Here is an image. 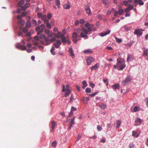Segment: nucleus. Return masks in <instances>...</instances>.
<instances>
[{
	"instance_id": "f257e3e1",
	"label": "nucleus",
	"mask_w": 148,
	"mask_h": 148,
	"mask_svg": "<svg viewBox=\"0 0 148 148\" xmlns=\"http://www.w3.org/2000/svg\"><path fill=\"white\" fill-rule=\"evenodd\" d=\"M116 65H114V68H117L118 70H122L126 67L125 60L124 59L118 58L117 59Z\"/></svg>"
},
{
	"instance_id": "f03ea898",
	"label": "nucleus",
	"mask_w": 148,
	"mask_h": 148,
	"mask_svg": "<svg viewBox=\"0 0 148 148\" xmlns=\"http://www.w3.org/2000/svg\"><path fill=\"white\" fill-rule=\"evenodd\" d=\"M118 6L119 8L118 11L115 10V9L113 8H112L111 10V12L114 11V16L117 18L119 17L120 16L122 15L124 12V10L122 9L121 6L120 5H119Z\"/></svg>"
},
{
	"instance_id": "7ed1b4c3",
	"label": "nucleus",
	"mask_w": 148,
	"mask_h": 148,
	"mask_svg": "<svg viewBox=\"0 0 148 148\" xmlns=\"http://www.w3.org/2000/svg\"><path fill=\"white\" fill-rule=\"evenodd\" d=\"M82 31L84 32H81L80 34V36L81 37L84 38L86 39L88 38V36L87 34L88 33L85 27H83L81 29Z\"/></svg>"
},
{
	"instance_id": "20e7f679",
	"label": "nucleus",
	"mask_w": 148,
	"mask_h": 148,
	"mask_svg": "<svg viewBox=\"0 0 148 148\" xmlns=\"http://www.w3.org/2000/svg\"><path fill=\"white\" fill-rule=\"evenodd\" d=\"M46 29L45 25L43 24H41L40 26H38L36 29V31H38L37 33L38 35L41 33L43 32L44 30Z\"/></svg>"
},
{
	"instance_id": "39448f33",
	"label": "nucleus",
	"mask_w": 148,
	"mask_h": 148,
	"mask_svg": "<svg viewBox=\"0 0 148 148\" xmlns=\"http://www.w3.org/2000/svg\"><path fill=\"white\" fill-rule=\"evenodd\" d=\"M131 80V77L129 75H127L125 79L122 81L121 83L123 85L125 86L127 83L130 82Z\"/></svg>"
},
{
	"instance_id": "423d86ee",
	"label": "nucleus",
	"mask_w": 148,
	"mask_h": 148,
	"mask_svg": "<svg viewBox=\"0 0 148 148\" xmlns=\"http://www.w3.org/2000/svg\"><path fill=\"white\" fill-rule=\"evenodd\" d=\"M42 20L44 21V23L46 24L47 27L49 29L51 28V26L50 24L49 23V21L47 19H42Z\"/></svg>"
},
{
	"instance_id": "0eeeda50",
	"label": "nucleus",
	"mask_w": 148,
	"mask_h": 148,
	"mask_svg": "<svg viewBox=\"0 0 148 148\" xmlns=\"http://www.w3.org/2000/svg\"><path fill=\"white\" fill-rule=\"evenodd\" d=\"M44 39L45 41L46 42H45L44 41H41V42L42 43L43 45H49L50 44V43L49 42H50V39H49V38L45 37Z\"/></svg>"
},
{
	"instance_id": "6e6552de",
	"label": "nucleus",
	"mask_w": 148,
	"mask_h": 148,
	"mask_svg": "<svg viewBox=\"0 0 148 148\" xmlns=\"http://www.w3.org/2000/svg\"><path fill=\"white\" fill-rule=\"evenodd\" d=\"M94 61L95 59L93 57H89L86 60L87 64L88 65H90L92 62H94Z\"/></svg>"
},
{
	"instance_id": "1a4fd4ad",
	"label": "nucleus",
	"mask_w": 148,
	"mask_h": 148,
	"mask_svg": "<svg viewBox=\"0 0 148 148\" xmlns=\"http://www.w3.org/2000/svg\"><path fill=\"white\" fill-rule=\"evenodd\" d=\"M44 33L47 34L48 36L49 37H52L53 35V33L48 29H45L44 31Z\"/></svg>"
},
{
	"instance_id": "9d476101",
	"label": "nucleus",
	"mask_w": 148,
	"mask_h": 148,
	"mask_svg": "<svg viewBox=\"0 0 148 148\" xmlns=\"http://www.w3.org/2000/svg\"><path fill=\"white\" fill-rule=\"evenodd\" d=\"M77 34L76 32H74L72 35V38H73V41L75 43L78 40L77 38Z\"/></svg>"
},
{
	"instance_id": "9b49d317",
	"label": "nucleus",
	"mask_w": 148,
	"mask_h": 148,
	"mask_svg": "<svg viewBox=\"0 0 148 148\" xmlns=\"http://www.w3.org/2000/svg\"><path fill=\"white\" fill-rule=\"evenodd\" d=\"M142 29H136L134 32V34L140 36L142 34Z\"/></svg>"
},
{
	"instance_id": "f8f14e48",
	"label": "nucleus",
	"mask_w": 148,
	"mask_h": 148,
	"mask_svg": "<svg viewBox=\"0 0 148 148\" xmlns=\"http://www.w3.org/2000/svg\"><path fill=\"white\" fill-rule=\"evenodd\" d=\"M61 41L59 40H58L56 41L55 43H54L53 45L56 48H58L59 47V45H61Z\"/></svg>"
},
{
	"instance_id": "ddd939ff",
	"label": "nucleus",
	"mask_w": 148,
	"mask_h": 148,
	"mask_svg": "<svg viewBox=\"0 0 148 148\" xmlns=\"http://www.w3.org/2000/svg\"><path fill=\"white\" fill-rule=\"evenodd\" d=\"M30 6V4L29 3H26L23 6H21V9L23 10H25L27 8H29Z\"/></svg>"
},
{
	"instance_id": "4468645a",
	"label": "nucleus",
	"mask_w": 148,
	"mask_h": 148,
	"mask_svg": "<svg viewBox=\"0 0 148 148\" xmlns=\"http://www.w3.org/2000/svg\"><path fill=\"white\" fill-rule=\"evenodd\" d=\"M99 67V64L98 63H97L94 65L90 67V69L92 71L93 70H97Z\"/></svg>"
},
{
	"instance_id": "2eb2a0df",
	"label": "nucleus",
	"mask_w": 148,
	"mask_h": 148,
	"mask_svg": "<svg viewBox=\"0 0 148 148\" xmlns=\"http://www.w3.org/2000/svg\"><path fill=\"white\" fill-rule=\"evenodd\" d=\"M51 131L53 132L54 131V129L55 127L56 126V121H53L51 122Z\"/></svg>"
},
{
	"instance_id": "dca6fc26",
	"label": "nucleus",
	"mask_w": 148,
	"mask_h": 148,
	"mask_svg": "<svg viewBox=\"0 0 148 148\" xmlns=\"http://www.w3.org/2000/svg\"><path fill=\"white\" fill-rule=\"evenodd\" d=\"M86 13L89 15L91 14V10L90 7L88 6H86L85 8Z\"/></svg>"
},
{
	"instance_id": "f3484780",
	"label": "nucleus",
	"mask_w": 148,
	"mask_h": 148,
	"mask_svg": "<svg viewBox=\"0 0 148 148\" xmlns=\"http://www.w3.org/2000/svg\"><path fill=\"white\" fill-rule=\"evenodd\" d=\"M18 24L19 25H21V26L24 25L25 23V21L23 19H18Z\"/></svg>"
},
{
	"instance_id": "a211bd4d",
	"label": "nucleus",
	"mask_w": 148,
	"mask_h": 148,
	"mask_svg": "<svg viewBox=\"0 0 148 148\" xmlns=\"http://www.w3.org/2000/svg\"><path fill=\"white\" fill-rule=\"evenodd\" d=\"M110 32V30H108L107 31L105 32H103L100 33L99 35L101 36H103L109 34Z\"/></svg>"
},
{
	"instance_id": "6ab92c4d",
	"label": "nucleus",
	"mask_w": 148,
	"mask_h": 148,
	"mask_svg": "<svg viewBox=\"0 0 148 148\" xmlns=\"http://www.w3.org/2000/svg\"><path fill=\"white\" fill-rule=\"evenodd\" d=\"M27 13L26 12H23L21 15H18L17 16V18H21L22 17L25 16L27 14Z\"/></svg>"
},
{
	"instance_id": "aec40b11",
	"label": "nucleus",
	"mask_w": 148,
	"mask_h": 148,
	"mask_svg": "<svg viewBox=\"0 0 148 148\" xmlns=\"http://www.w3.org/2000/svg\"><path fill=\"white\" fill-rule=\"evenodd\" d=\"M71 93V91L69 90V89H66V92H65L64 97H66L67 96H69Z\"/></svg>"
},
{
	"instance_id": "412c9836",
	"label": "nucleus",
	"mask_w": 148,
	"mask_h": 148,
	"mask_svg": "<svg viewBox=\"0 0 148 148\" xmlns=\"http://www.w3.org/2000/svg\"><path fill=\"white\" fill-rule=\"evenodd\" d=\"M119 85L118 84H116L112 86V88L114 90L119 88Z\"/></svg>"
},
{
	"instance_id": "4be33fe9",
	"label": "nucleus",
	"mask_w": 148,
	"mask_h": 148,
	"mask_svg": "<svg viewBox=\"0 0 148 148\" xmlns=\"http://www.w3.org/2000/svg\"><path fill=\"white\" fill-rule=\"evenodd\" d=\"M148 54V49H144L143 54V55L146 57L147 56Z\"/></svg>"
},
{
	"instance_id": "5701e85b",
	"label": "nucleus",
	"mask_w": 148,
	"mask_h": 148,
	"mask_svg": "<svg viewBox=\"0 0 148 148\" xmlns=\"http://www.w3.org/2000/svg\"><path fill=\"white\" fill-rule=\"evenodd\" d=\"M69 52L70 54V55L72 57H74L75 56V54L72 48H70L69 50Z\"/></svg>"
},
{
	"instance_id": "b1692460",
	"label": "nucleus",
	"mask_w": 148,
	"mask_h": 148,
	"mask_svg": "<svg viewBox=\"0 0 148 148\" xmlns=\"http://www.w3.org/2000/svg\"><path fill=\"white\" fill-rule=\"evenodd\" d=\"M82 84L83 85L82 86V88L83 89H84L87 86V84L86 81H83L82 82Z\"/></svg>"
},
{
	"instance_id": "393cba45",
	"label": "nucleus",
	"mask_w": 148,
	"mask_h": 148,
	"mask_svg": "<svg viewBox=\"0 0 148 148\" xmlns=\"http://www.w3.org/2000/svg\"><path fill=\"white\" fill-rule=\"evenodd\" d=\"M63 7L65 9H68L70 8V3L69 2L67 4L64 5Z\"/></svg>"
},
{
	"instance_id": "a878e982",
	"label": "nucleus",
	"mask_w": 148,
	"mask_h": 148,
	"mask_svg": "<svg viewBox=\"0 0 148 148\" xmlns=\"http://www.w3.org/2000/svg\"><path fill=\"white\" fill-rule=\"evenodd\" d=\"M99 106L100 108L103 109H105L106 107V105L103 103L101 104Z\"/></svg>"
},
{
	"instance_id": "bb28decb",
	"label": "nucleus",
	"mask_w": 148,
	"mask_h": 148,
	"mask_svg": "<svg viewBox=\"0 0 148 148\" xmlns=\"http://www.w3.org/2000/svg\"><path fill=\"white\" fill-rule=\"evenodd\" d=\"M31 23L30 21L27 22L26 24V27L27 28H29L31 27Z\"/></svg>"
},
{
	"instance_id": "cd10ccee",
	"label": "nucleus",
	"mask_w": 148,
	"mask_h": 148,
	"mask_svg": "<svg viewBox=\"0 0 148 148\" xmlns=\"http://www.w3.org/2000/svg\"><path fill=\"white\" fill-rule=\"evenodd\" d=\"M60 38H61L62 40V42L63 43L65 44L66 43V40L65 37L64 36H62V37H61Z\"/></svg>"
},
{
	"instance_id": "c85d7f7f",
	"label": "nucleus",
	"mask_w": 148,
	"mask_h": 148,
	"mask_svg": "<svg viewBox=\"0 0 148 148\" xmlns=\"http://www.w3.org/2000/svg\"><path fill=\"white\" fill-rule=\"evenodd\" d=\"M63 35H62L61 33L60 32H58L57 34L56 35V37L57 38H61V37H62V36H63Z\"/></svg>"
},
{
	"instance_id": "c756f323",
	"label": "nucleus",
	"mask_w": 148,
	"mask_h": 148,
	"mask_svg": "<svg viewBox=\"0 0 148 148\" xmlns=\"http://www.w3.org/2000/svg\"><path fill=\"white\" fill-rule=\"evenodd\" d=\"M25 3L24 0H21V1L18 2V5L19 6L21 7V5Z\"/></svg>"
},
{
	"instance_id": "7c9ffc66",
	"label": "nucleus",
	"mask_w": 148,
	"mask_h": 148,
	"mask_svg": "<svg viewBox=\"0 0 148 148\" xmlns=\"http://www.w3.org/2000/svg\"><path fill=\"white\" fill-rule=\"evenodd\" d=\"M55 3L58 8H60V3L59 0H55Z\"/></svg>"
},
{
	"instance_id": "2f4dec72",
	"label": "nucleus",
	"mask_w": 148,
	"mask_h": 148,
	"mask_svg": "<svg viewBox=\"0 0 148 148\" xmlns=\"http://www.w3.org/2000/svg\"><path fill=\"white\" fill-rule=\"evenodd\" d=\"M139 108L138 106H136L134 108V112H137L139 111Z\"/></svg>"
},
{
	"instance_id": "473e14b6",
	"label": "nucleus",
	"mask_w": 148,
	"mask_h": 148,
	"mask_svg": "<svg viewBox=\"0 0 148 148\" xmlns=\"http://www.w3.org/2000/svg\"><path fill=\"white\" fill-rule=\"evenodd\" d=\"M132 135L135 137H137L138 136L139 134H137V133L134 131H132Z\"/></svg>"
},
{
	"instance_id": "72a5a7b5",
	"label": "nucleus",
	"mask_w": 148,
	"mask_h": 148,
	"mask_svg": "<svg viewBox=\"0 0 148 148\" xmlns=\"http://www.w3.org/2000/svg\"><path fill=\"white\" fill-rule=\"evenodd\" d=\"M92 51L90 49H88L84 51V53L86 54H88L89 53H92Z\"/></svg>"
},
{
	"instance_id": "f704fd0d",
	"label": "nucleus",
	"mask_w": 148,
	"mask_h": 148,
	"mask_svg": "<svg viewBox=\"0 0 148 148\" xmlns=\"http://www.w3.org/2000/svg\"><path fill=\"white\" fill-rule=\"evenodd\" d=\"M55 49L53 47H52L50 50V52L53 55H55V52L54 51Z\"/></svg>"
},
{
	"instance_id": "c9c22d12",
	"label": "nucleus",
	"mask_w": 148,
	"mask_h": 148,
	"mask_svg": "<svg viewBox=\"0 0 148 148\" xmlns=\"http://www.w3.org/2000/svg\"><path fill=\"white\" fill-rule=\"evenodd\" d=\"M86 101H85V98L84 97H83V101H84V103L85 104H87L88 103V102L87 101H88V100H89V97H86Z\"/></svg>"
},
{
	"instance_id": "e433bc0d",
	"label": "nucleus",
	"mask_w": 148,
	"mask_h": 148,
	"mask_svg": "<svg viewBox=\"0 0 148 148\" xmlns=\"http://www.w3.org/2000/svg\"><path fill=\"white\" fill-rule=\"evenodd\" d=\"M46 37V36L44 34H41L39 36V38L41 39H44Z\"/></svg>"
},
{
	"instance_id": "4c0bfd02",
	"label": "nucleus",
	"mask_w": 148,
	"mask_h": 148,
	"mask_svg": "<svg viewBox=\"0 0 148 148\" xmlns=\"http://www.w3.org/2000/svg\"><path fill=\"white\" fill-rule=\"evenodd\" d=\"M20 29H22L24 33L27 32L28 31V30L25 27H21Z\"/></svg>"
},
{
	"instance_id": "58836bf2",
	"label": "nucleus",
	"mask_w": 148,
	"mask_h": 148,
	"mask_svg": "<svg viewBox=\"0 0 148 148\" xmlns=\"http://www.w3.org/2000/svg\"><path fill=\"white\" fill-rule=\"evenodd\" d=\"M32 23L34 26H36L37 25L36 21L34 19L32 21Z\"/></svg>"
},
{
	"instance_id": "ea45409f",
	"label": "nucleus",
	"mask_w": 148,
	"mask_h": 148,
	"mask_svg": "<svg viewBox=\"0 0 148 148\" xmlns=\"http://www.w3.org/2000/svg\"><path fill=\"white\" fill-rule=\"evenodd\" d=\"M132 56L130 54H128L127 56V61L128 62L132 58Z\"/></svg>"
},
{
	"instance_id": "a19ab883",
	"label": "nucleus",
	"mask_w": 148,
	"mask_h": 148,
	"mask_svg": "<svg viewBox=\"0 0 148 148\" xmlns=\"http://www.w3.org/2000/svg\"><path fill=\"white\" fill-rule=\"evenodd\" d=\"M142 120L140 119V118H137L136 119L135 121V122H138L139 123H142Z\"/></svg>"
},
{
	"instance_id": "79ce46f5",
	"label": "nucleus",
	"mask_w": 148,
	"mask_h": 148,
	"mask_svg": "<svg viewBox=\"0 0 148 148\" xmlns=\"http://www.w3.org/2000/svg\"><path fill=\"white\" fill-rule=\"evenodd\" d=\"M117 124L116 125V128H119V127L121 123V122L120 121H118L117 122Z\"/></svg>"
},
{
	"instance_id": "37998d69",
	"label": "nucleus",
	"mask_w": 148,
	"mask_h": 148,
	"mask_svg": "<svg viewBox=\"0 0 148 148\" xmlns=\"http://www.w3.org/2000/svg\"><path fill=\"white\" fill-rule=\"evenodd\" d=\"M127 8H129V10H132L133 9V6L132 5L130 4L128 5Z\"/></svg>"
},
{
	"instance_id": "c03bdc74",
	"label": "nucleus",
	"mask_w": 148,
	"mask_h": 148,
	"mask_svg": "<svg viewBox=\"0 0 148 148\" xmlns=\"http://www.w3.org/2000/svg\"><path fill=\"white\" fill-rule=\"evenodd\" d=\"M57 144V142L56 141H54L52 143L51 146L53 147H55Z\"/></svg>"
},
{
	"instance_id": "a18cd8bd",
	"label": "nucleus",
	"mask_w": 148,
	"mask_h": 148,
	"mask_svg": "<svg viewBox=\"0 0 148 148\" xmlns=\"http://www.w3.org/2000/svg\"><path fill=\"white\" fill-rule=\"evenodd\" d=\"M115 39L116 41L119 43H120L122 42V40L121 39L117 37L115 38Z\"/></svg>"
},
{
	"instance_id": "49530a36",
	"label": "nucleus",
	"mask_w": 148,
	"mask_h": 148,
	"mask_svg": "<svg viewBox=\"0 0 148 148\" xmlns=\"http://www.w3.org/2000/svg\"><path fill=\"white\" fill-rule=\"evenodd\" d=\"M86 92L87 93H90L91 92V89L90 88H87L85 90Z\"/></svg>"
},
{
	"instance_id": "de8ad7c7",
	"label": "nucleus",
	"mask_w": 148,
	"mask_h": 148,
	"mask_svg": "<svg viewBox=\"0 0 148 148\" xmlns=\"http://www.w3.org/2000/svg\"><path fill=\"white\" fill-rule=\"evenodd\" d=\"M97 129L98 131H100L102 130L101 126H100L99 125L97 126Z\"/></svg>"
},
{
	"instance_id": "09e8293b",
	"label": "nucleus",
	"mask_w": 148,
	"mask_h": 148,
	"mask_svg": "<svg viewBox=\"0 0 148 148\" xmlns=\"http://www.w3.org/2000/svg\"><path fill=\"white\" fill-rule=\"evenodd\" d=\"M74 118H73L71 120L70 123L73 125L74 124Z\"/></svg>"
},
{
	"instance_id": "8fccbe9b",
	"label": "nucleus",
	"mask_w": 148,
	"mask_h": 148,
	"mask_svg": "<svg viewBox=\"0 0 148 148\" xmlns=\"http://www.w3.org/2000/svg\"><path fill=\"white\" fill-rule=\"evenodd\" d=\"M26 49V47L25 46H21V47L20 48V49H21L22 50H25Z\"/></svg>"
},
{
	"instance_id": "3c124183",
	"label": "nucleus",
	"mask_w": 148,
	"mask_h": 148,
	"mask_svg": "<svg viewBox=\"0 0 148 148\" xmlns=\"http://www.w3.org/2000/svg\"><path fill=\"white\" fill-rule=\"evenodd\" d=\"M82 136V135L81 134H79L78 136V137L77 138L76 141H78L79 139Z\"/></svg>"
},
{
	"instance_id": "603ef678",
	"label": "nucleus",
	"mask_w": 148,
	"mask_h": 148,
	"mask_svg": "<svg viewBox=\"0 0 148 148\" xmlns=\"http://www.w3.org/2000/svg\"><path fill=\"white\" fill-rule=\"evenodd\" d=\"M79 22L81 24H83L85 23V21L83 19H80Z\"/></svg>"
},
{
	"instance_id": "864d4df0",
	"label": "nucleus",
	"mask_w": 148,
	"mask_h": 148,
	"mask_svg": "<svg viewBox=\"0 0 148 148\" xmlns=\"http://www.w3.org/2000/svg\"><path fill=\"white\" fill-rule=\"evenodd\" d=\"M32 41L33 42L34 45L37 46L38 45V42H37L35 41V40H33Z\"/></svg>"
},
{
	"instance_id": "5fc2aeb1",
	"label": "nucleus",
	"mask_w": 148,
	"mask_h": 148,
	"mask_svg": "<svg viewBox=\"0 0 148 148\" xmlns=\"http://www.w3.org/2000/svg\"><path fill=\"white\" fill-rule=\"evenodd\" d=\"M62 35H63V36H64V35H66V30L65 29H64L62 31Z\"/></svg>"
},
{
	"instance_id": "6e6d98bb",
	"label": "nucleus",
	"mask_w": 148,
	"mask_h": 148,
	"mask_svg": "<svg viewBox=\"0 0 148 148\" xmlns=\"http://www.w3.org/2000/svg\"><path fill=\"white\" fill-rule=\"evenodd\" d=\"M111 10H107V14L110 15L111 14Z\"/></svg>"
},
{
	"instance_id": "4d7b16f0",
	"label": "nucleus",
	"mask_w": 148,
	"mask_h": 148,
	"mask_svg": "<svg viewBox=\"0 0 148 148\" xmlns=\"http://www.w3.org/2000/svg\"><path fill=\"white\" fill-rule=\"evenodd\" d=\"M37 15L38 18H41L42 16V14L40 13H38Z\"/></svg>"
},
{
	"instance_id": "13d9d810",
	"label": "nucleus",
	"mask_w": 148,
	"mask_h": 148,
	"mask_svg": "<svg viewBox=\"0 0 148 148\" xmlns=\"http://www.w3.org/2000/svg\"><path fill=\"white\" fill-rule=\"evenodd\" d=\"M97 92H95L93 93H92V94H90V95L91 97H94L96 95H97Z\"/></svg>"
},
{
	"instance_id": "bf43d9fd",
	"label": "nucleus",
	"mask_w": 148,
	"mask_h": 148,
	"mask_svg": "<svg viewBox=\"0 0 148 148\" xmlns=\"http://www.w3.org/2000/svg\"><path fill=\"white\" fill-rule=\"evenodd\" d=\"M73 112L71 111L70 112V113L69 114L68 116V117H71V116H72V115H73Z\"/></svg>"
},
{
	"instance_id": "052dcab7",
	"label": "nucleus",
	"mask_w": 148,
	"mask_h": 148,
	"mask_svg": "<svg viewBox=\"0 0 148 148\" xmlns=\"http://www.w3.org/2000/svg\"><path fill=\"white\" fill-rule=\"evenodd\" d=\"M85 27L87 28L90 27V25L89 23H86L85 24Z\"/></svg>"
},
{
	"instance_id": "680f3d73",
	"label": "nucleus",
	"mask_w": 148,
	"mask_h": 148,
	"mask_svg": "<svg viewBox=\"0 0 148 148\" xmlns=\"http://www.w3.org/2000/svg\"><path fill=\"white\" fill-rule=\"evenodd\" d=\"M76 110V108H75L73 107H72L71 108V111L73 112L74 111H75Z\"/></svg>"
},
{
	"instance_id": "e2e57ef3",
	"label": "nucleus",
	"mask_w": 148,
	"mask_h": 148,
	"mask_svg": "<svg viewBox=\"0 0 148 148\" xmlns=\"http://www.w3.org/2000/svg\"><path fill=\"white\" fill-rule=\"evenodd\" d=\"M87 31H88V32L92 31V28L91 27H88L87 29Z\"/></svg>"
},
{
	"instance_id": "0e129e2a",
	"label": "nucleus",
	"mask_w": 148,
	"mask_h": 148,
	"mask_svg": "<svg viewBox=\"0 0 148 148\" xmlns=\"http://www.w3.org/2000/svg\"><path fill=\"white\" fill-rule=\"evenodd\" d=\"M21 46V45H20L19 44H17L16 45V47L17 48L20 49Z\"/></svg>"
},
{
	"instance_id": "69168bd1",
	"label": "nucleus",
	"mask_w": 148,
	"mask_h": 148,
	"mask_svg": "<svg viewBox=\"0 0 148 148\" xmlns=\"http://www.w3.org/2000/svg\"><path fill=\"white\" fill-rule=\"evenodd\" d=\"M55 40V37H53L50 40V42H54Z\"/></svg>"
},
{
	"instance_id": "338daca9",
	"label": "nucleus",
	"mask_w": 148,
	"mask_h": 148,
	"mask_svg": "<svg viewBox=\"0 0 148 148\" xmlns=\"http://www.w3.org/2000/svg\"><path fill=\"white\" fill-rule=\"evenodd\" d=\"M47 16L48 18H51L52 17V15L50 13H49L47 15Z\"/></svg>"
},
{
	"instance_id": "774afa93",
	"label": "nucleus",
	"mask_w": 148,
	"mask_h": 148,
	"mask_svg": "<svg viewBox=\"0 0 148 148\" xmlns=\"http://www.w3.org/2000/svg\"><path fill=\"white\" fill-rule=\"evenodd\" d=\"M90 85L92 88H94L95 86V84L92 83H90Z\"/></svg>"
}]
</instances>
